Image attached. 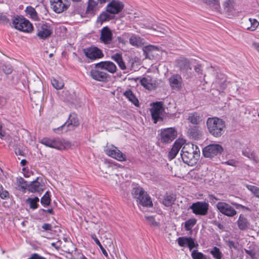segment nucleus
Returning a JSON list of instances; mask_svg holds the SVG:
<instances>
[{
    "mask_svg": "<svg viewBox=\"0 0 259 259\" xmlns=\"http://www.w3.org/2000/svg\"><path fill=\"white\" fill-rule=\"evenodd\" d=\"M216 207L221 213L229 217H233L237 214L234 208L225 202H219Z\"/></svg>",
    "mask_w": 259,
    "mask_h": 259,
    "instance_id": "9b49d317",
    "label": "nucleus"
},
{
    "mask_svg": "<svg viewBox=\"0 0 259 259\" xmlns=\"http://www.w3.org/2000/svg\"><path fill=\"white\" fill-rule=\"evenodd\" d=\"M197 220L194 218H191L185 222V228L187 231H192V229L196 224Z\"/></svg>",
    "mask_w": 259,
    "mask_h": 259,
    "instance_id": "a19ab883",
    "label": "nucleus"
},
{
    "mask_svg": "<svg viewBox=\"0 0 259 259\" xmlns=\"http://www.w3.org/2000/svg\"><path fill=\"white\" fill-rule=\"evenodd\" d=\"M247 189L250 191L255 197L259 198V188L250 185H246Z\"/></svg>",
    "mask_w": 259,
    "mask_h": 259,
    "instance_id": "de8ad7c7",
    "label": "nucleus"
},
{
    "mask_svg": "<svg viewBox=\"0 0 259 259\" xmlns=\"http://www.w3.org/2000/svg\"><path fill=\"white\" fill-rule=\"evenodd\" d=\"M225 163L229 165L235 166L236 163H237V162L235 160H233V159H231V160H229L228 161H227Z\"/></svg>",
    "mask_w": 259,
    "mask_h": 259,
    "instance_id": "774afa93",
    "label": "nucleus"
},
{
    "mask_svg": "<svg viewBox=\"0 0 259 259\" xmlns=\"http://www.w3.org/2000/svg\"><path fill=\"white\" fill-rule=\"evenodd\" d=\"M111 58L112 60L116 62L118 65L119 68L123 70L126 68L125 64L123 60L122 55L119 53H116L111 56Z\"/></svg>",
    "mask_w": 259,
    "mask_h": 259,
    "instance_id": "cd10ccee",
    "label": "nucleus"
},
{
    "mask_svg": "<svg viewBox=\"0 0 259 259\" xmlns=\"http://www.w3.org/2000/svg\"><path fill=\"white\" fill-rule=\"evenodd\" d=\"M182 144H181L180 142L176 141L174 143L170 151L169 152L168 158L170 159H174L178 153L179 150L182 148Z\"/></svg>",
    "mask_w": 259,
    "mask_h": 259,
    "instance_id": "7c9ffc66",
    "label": "nucleus"
},
{
    "mask_svg": "<svg viewBox=\"0 0 259 259\" xmlns=\"http://www.w3.org/2000/svg\"><path fill=\"white\" fill-rule=\"evenodd\" d=\"M242 154L243 155L249 158V159H254V155L252 153H250L247 151H243Z\"/></svg>",
    "mask_w": 259,
    "mask_h": 259,
    "instance_id": "052dcab7",
    "label": "nucleus"
},
{
    "mask_svg": "<svg viewBox=\"0 0 259 259\" xmlns=\"http://www.w3.org/2000/svg\"><path fill=\"white\" fill-rule=\"evenodd\" d=\"M199 155V150L197 145L191 143L184 144L181 156L184 163L193 166L197 163Z\"/></svg>",
    "mask_w": 259,
    "mask_h": 259,
    "instance_id": "7ed1b4c3",
    "label": "nucleus"
},
{
    "mask_svg": "<svg viewBox=\"0 0 259 259\" xmlns=\"http://www.w3.org/2000/svg\"><path fill=\"white\" fill-rule=\"evenodd\" d=\"M236 5L235 0H225L223 4L224 12L230 15L235 11Z\"/></svg>",
    "mask_w": 259,
    "mask_h": 259,
    "instance_id": "393cba45",
    "label": "nucleus"
},
{
    "mask_svg": "<svg viewBox=\"0 0 259 259\" xmlns=\"http://www.w3.org/2000/svg\"><path fill=\"white\" fill-rule=\"evenodd\" d=\"M124 5L119 0H112L106 6L105 10L102 12L97 18V22L103 23L114 18L115 15L120 13Z\"/></svg>",
    "mask_w": 259,
    "mask_h": 259,
    "instance_id": "f03ea898",
    "label": "nucleus"
},
{
    "mask_svg": "<svg viewBox=\"0 0 259 259\" xmlns=\"http://www.w3.org/2000/svg\"><path fill=\"white\" fill-rule=\"evenodd\" d=\"M26 13L29 15L34 20H36L38 18L37 14L35 10L32 7H27L26 9Z\"/></svg>",
    "mask_w": 259,
    "mask_h": 259,
    "instance_id": "37998d69",
    "label": "nucleus"
},
{
    "mask_svg": "<svg viewBox=\"0 0 259 259\" xmlns=\"http://www.w3.org/2000/svg\"><path fill=\"white\" fill-rule=\"evenodd\" d=\"M62 96H65L64 100L68 102H71L74 97L73 95H70L68 91L63 92Z\"/></svg>",
    "mask_w": 259,
    "mask_h": 259,
    "instance_id": "6e6d98bb",
    "label": "nucleus"
},
{
    "mask_svg": "<svg viewBox=\"0 0 259 259\" xmlns=\"http://www.w3.org/2000/svg\"><path fill=\"white\" fill-rule=\"evenodd\" d=\"M146 219L151 225L154 226L157 225V223L155 222L153 217H146Z\"/></svg>",
    "mask_w": 259,
    "mask_h": 259,
    "instance_id": "bf43d9fd",
    "label": "nucleus"
},
{
    "mask_svg": "<svg viewBox=\"0 0 259 259\" xmlns=\"http://www.w3.org/2000/svg\"><path fill=\"white\" fill-rule=\"evenodd\" d=\"M194 70L198 74H202V69L200 65H197L194 67Z\"/></svg>",
    "mask_w": 259,
    "mask_h": 259,
    "instance_id": "e2e57ef3",
    "label": "nucleus"
},
{
    "mask_svg": "<svg viewBox=\"0 0 259 259\" xmlns=\"http://www.w3.org/2000/svg\"><path fill=\"white\" fill-rule=\"evenodd\" d=\"M51 83L54 88L57 90L61 89L64 87V82L61 79L52 78Z\"/></svg>",
    "mask_w": 259,
    "mask_h": 259,
    "instance_id": "ea45409f",
    "label": "nucleus"
},
{
    "mask_svg": "<svg viewBox=\"0 0 259 259\" xmlns=\"http://www.w3.org/2000/svg\"><path fill=\"white\" fill-rule=\"evenodd\" d=\"M99 39L105 45H109L112 43L113 33L109 27L105 26L101 30Z\"/></svg>",
    "mask_w": 259,
    "mask_h": 259,
    "instance_id": "f3484780",
    "label": "nucleus"
},
{
    "mask_svg": "<svg viewBox=\"0 0 259 259\" xmlns=\"http://www.w3.org/2000/svg\"><path fill=\"white\" fill-rule=\"evenodd\" d=\"M144 190L141 187H135L133 189L132 194L133 197L136 200V201L139 199L141 196L144 193Z\"/></svg>",
    "mask_w": 259,
    "mask_h": 259,
    "instance_id": "58836bf2",
    "label": "nucleus"
},
{
    "mask_svg": "<svg viewBox=\"0 0 259 259\" xmlns=\"http://www.w3.org/2000/svg\"><path fill=\"white\" fill-rule=\"evenodd\" d=\"M143 50L146 58L151 59L150 56H153L152 53L154 52L159 51V49L158 48V47L156 46L149 45L144 47L143 48Z\"/></svg>",
    "mask_w": 259,
    "mask_h": 259,
    "instance_id": "2f4dec72",
    "label": "nucleus"
},
{
    "mask_svg": "<svg viewBox=\"0 0 259 259\" xmlns=\"http://www.w3.org/2000/svg\"><path fill=\"white\" fill-rule=\"evenodd\" d=\"M37 178L35 181L31 182L27 186L28 190L32 193H41L44 191V185L41 184Z\"/></svg>",
    "mask_w": 259,
    "mask_h": 259,
    "instance_id": "4be33fe9",
    "label": "nucleus"
},
{
    "mask_svg": "<svg viewBox=\"0 0 259 259\" xmlns=\"http://www.w3.org/2000/svg\"><path fill=\"white\" fill-rule=\"evenodd\" d=\"M40 202L44 206H48L50 205L51 198L48 191L46 192L41 198Z\"/></svg>",
    "mask_w": 259,
    "mask_h": 259,
    "instance_id": "a18cd8bd",
    "label": "nucleus"
},
{
    "mask_svg": "<svg viewBox=\"0 0 259 259\" xmlns=\"http://www.w3.org/2000/svg\"><path fill=\"white\" fill-rule=\"evenodd\" d=\"M205 3L214 10H218L220 8L219 0H205Z\"/></svg>",
    "mask_w": 259,
    "mask_h": 259,
    "instance_id": "79ce46f5",
    "label": "nucleus"
},
{
    "mask_svg": "<svg viewBox=\"0 0 259 259\" xmlns=\"http://www.w3.org/2000/svg\"><path fill=\"white\" fill-rule=\"evenodd\" d=\"M13 24L16 29L22 31L29 32L33 29L32 25L28 20L20 17H16Z\"/></svg>",
    "mask_w": 259,
    "mask_h": 259,
    "instance_id": "6e6552de",
    "label": "nucleus"
},
{
    "mask_svg": "<svg viewBox=\"0 0 259 259\" xmlns=\"http://www.w3.org/2000/svg\"><path fill=\"white\" fill-rule=\"evenodd\" d=\"M39 199L37 197L34 198H28L26 199V202L29 204L30 208L32 209H35L38 207V202Z\"/></svg>",
    "mask_w": 259,
    "mask_h": 259,
    "instance_id": "4c0bfd02",
    "label": "nucleus"
},
{
    "mask_svg": "<svg viewBox=\"0 0 259 259\" xmlns=\"http://www.w3.org/2000/svg\"><path fill=\"white\" fill-rule=\"evenodd\" d=\"M97 5V3L94 0H89L87 12L88 14L93 13L94 9L96 8Z\"/></svg>",
    "mask_w": 259,
    "mask_h": 259,
    "instance_id": "c03bdc74",
    "label": "nucleus"
},
{
    "mask_svg": "<svg viewBox=\"0 0 259 259\" xmlns=\"http://www.w3.org/2000/svg\"><path fill=\"white\" fill-rule=\"evenodd\" d=\"M42 228L46 231H50L52 230V226L50 224L46 223L42 226Z\"/></svg>",
    "mask_w": 259,
    "mask_h": 259,
    "instance_id": "69168bd1",
    "label": "nucleus"
},
{
    "mask_svg": "<svg viewBox=\"0 0 259 259\" xmlns=\"http://www.w3.org/2000/svg\"><path fill=\"white\" fill-rule=\"evenodd\" d=\"M52 33V28L48 23L40 24L37 27V36L41 39H45L50 37Z\"/></svg>",
    "mask_w": 259,
    "mask_h": 259,
    "instance_id": "4468645a",
    "label": "nucleus"
},
{
    "mask_svg": "<svg viewBox=\"0 0 259 259\" xmlns=\"http://www.w3.org/2000/svg\"><path fill=\"white\" fill-rule=\"evenodd\" d=\"M244 251L245 253L249 255L252 259H257L258 255L254 250L245 249Z\"/></svg>",
    "mask_w": 259,
    "mask_h": 259,
    "instance_id": "603ef678",
    "label": "nucleus"
},
{
    "mask_svg": "<svg viewBox=\"0 0 259 259\" xmlns=\"http://www.w3.org/2000/svg\"><path fill=\"white\" fill-rule=\"evenodd\" d=\"M9 196V193L7 191L4 189L2 185L0 184V197L5 199Z\"/></svg>",
    "mask_w": 259,
    "mask_h": 259,
    "instance_id": "864d4df0",
    "label": "nucleus"
},
{
    "mask_svg": "<svg viewBox=\"0 0 259 259\" xmlns=\"http://www.w3.org/2000/svg\"><path fill=\"white\" fill-rule=\"evenodd\" d=\"M130 44L135 47H140L144 45V42L143 39L140 37L133 34L129 39Z\"/></svg>",
    "mask_w": 259,
    "mask_h": 259,
    "instance_id": "c756f323",
    "label": "nucleus"
},
{
    "mask_svg": "<svg viewBox=\"0 0 259 259\" xmlns=\"http://www.w3.org/2000/svg\"><path fill=\"white\" fill-rule=\"evenodd\" d=\"M111 58L112 60L116 62L118 65L119 68L123 70L126 68L125 64L123 60L122 55L119 53H116L111 56Z\"/></svg>",
    "mask_w": 259,
    "mask_h": 259,
    "instance_id": "bb28decb",
    "label": "nucleus"
},
{
    "mask_svg": "<svg viewBox=\"0 0 259 259\" xmlns=\"http://www.w3.org/2000/svg\"><path fill=\"white\" fill-rule=\"evenodd\" d=\"M141 85L145 89L151 90L155 87L154 80L150 76L144 77L140 79Z\"/></svg>",
    "mask_w": 259,
    "mask_h": 259,
    "instance_id": "a878e982",
    "label": "nucleus"
},
{
    "mask_svg": "<svg viewBox=\"0 0 259 259\" xmlns=\"http://www.w3.org/2000/svg\"><path fill=\"white\" fill-rule=\"evenodd\" d=\"M137 202L143 206L151 207L153 205L151 198L145 191L142 195L137 200Z\"/></svg>",
    "mask_w": 259,
    "mask_h": 259,
    "instance_id": "b1692460",
    "label": "nucleus"
},
{
    "mask_svg": "<svg viewBox=\"0 0 259 259\" xmlns=\"http://www.w3.org/2000/svg\"><path fill=\"white\" fill-rule=\"evenodd\" d=\"M188 238L179 237L178 239V243L181 246H184L187 244Z\"/></svg>",
    "mask_w": 259,
    "mask_h": 259,
    "instance_id": "4d7b16f0",
    "label": "nucleus"
},
{
    "mask_svg": "<svg viewBox=\"0 0 259 259\" xmlns=\"http://www.w3.org/2000/svg\"><path fill=\"white\" fill-rule=\"evenodd\" d=\"M111 58L112 60L116 62L118 65L119 68L123 70L126 68L125 64L123 60L122 55L119 53H116L111 56Z\"/></svg>",
    "mask_w": 259,
    "mask_h": 259,
    "instance_id": "c85d7f7f",
    "label": "nucleus"
},
{
    "mask_svg": "<svg viewBox=\"0 0 259 259\" xmlns=\"http://www.w3.org/2000/svg\"><path fill=\"white\" fill-rule=\"evenodd\" d=\"M176 66L179 69L180 73L184 75L189 76L192 70L190 61L186 58L180 57L176 60Z\"/></svg>",
    "mask_w": 259,
    "mask_h": 259,
    "instance_id": "1a4fd4ad",
    "label": "nucleus"
},
{
    "mask_svg": "<svg viewBox=\"0 0 259 259\" xmlns=\"http://www.w3.org/2000/svg\"><path fill=\"white\" fill-rule=\"evenodd\" d=\"M105 152L108 156L119 161H124L126 159L125 155L114 146L107 148L105 149Z\"/></svg>",
    "mask_w": 259,
    "mask_h": 259,
    "instance_id": "ddd939ff",
    "label": "nucleus"
},
{
    "mask_svg": "<svg viewBox=\"0 0 259 259\" xmlns=\"http://www.w3.org/2000/svg\"><path fill=\"white\" fill-rule=\"evenodd\" d=\"M188 136L195 140L200 139L202 136V131L198 126H194L190 127L188 130Z\"/></svg>",
    "mask_w": 259,
    "mask_h": 259,
    "instance_id": "5701e85b",
    "label": "nucleus"
},
{
    "mask_svg": "<svg viewBox=\"0 0 259 259\" xmlns=\"http://www.w3.org/2000/svg\"><path fill=\"white\" fill-rule=\"evenodd\" d=\"M66 125L68 126L70 125L73 126H77L79 125V121L77 115L75 113L70 114L67 121L61 127Z\"/></svg>",
    "mask_w": 259,
    "mask_h": 259,
    "instance_id": "473e14b6",
    "label": "nucleus"
},
{
    "mask_svg": "<svg viewBox=\"0 0 259 259\" xmlns=\"http://www.w3.org/2000/svg\"><path fill=\"white\" fill-rule=\"evenodd\" d=\"M208 133L215 138L221 137L226 127L225 122L222 119L217 117H208L206 122Z\"/></svg>",
    "mask_w": 259,
    "mask_h": 259,
    "instance_id": "20e7f679",
    "label": "nucleus"
},
{
    "mask_svg": "<svg viewBox=\"0 0 259 259\" xmlns=\"http://www.w3.org/2000/svg\"><path fill=\"white\" fill-rule=\"evenodd\" d=\"M187 245L189 247V249L191 250L195 245L194 240L191 237H188Z\"/></svg>",
    "mask_w": 259,
    "mask_h": 259,
    "instance_id": "13d9d810",
    "label": "nucleus"
},
{
    "mask_svg": "<svg viewBox=\"0 0 259 259\" xmlns=\"http://www.w3.org/2000/svg\"><path fill=\"white\" fill-rule=\"evenodd\" d=\"M191 256L193 259H207L205 255L197 250L192 251Z\"/></svg>",
    "mask_w": 259,
    "mask_h": 259,
    "instance_id": "09e8293b",
    "label": "nucleus"
},
{
    "mask_svg": "<svg viewBox=\"0 0 259 259\" xmlns=\"http://www.w3.org/2000/svg\"><path fill=\"white\" fill-rule=\"evenodd\" d=\"M223 151V148L221 145L213 144L205 147L203 149L202 152L205 157L211 158L221 154Z\"/></svg>",
    "mask_w": 259,
    "mask_h": 259,
    "instance_id": "0eeeda50",
    "label": "nucleus"
},
{
    "mask_svg": "<svg viewBox=\"0 0 259 259\" xmlns=\"http://www.w3.org/2000/svg\"><path fill=\"white\" fill-rule=\"evenodd\" d=\"M176 197L173 194H166L163 196L162 203L164 206L169 207L174 203Z\"/></svg>",
    "mask_w": 259,
    "mask_h": 259,
    "instance_id": "f704fd0d",
    "label": "nucleus"
},
{
    "mask_svg": "<svg viewBox=\"0 0 259 259\" xmlns=\"http://www.w3.org/2000/svg\"><path fill=\"white\" fill-rule=\"evenodd\" d=\"M228 246L230 248H234L235 249H237V246L235 244L234 242L233 241H229L227 243Z\"/></svg>",
    "mask_w": 259,
    "mask_h": 259,
    "instance_id": "0e129e2a",
    "label": "nucleus"
},
{
    "mask_svg": "<svg viewBox=\"0 0 259 259\" xmlns=\"http://www.w3.org/2000/svg\"><path fill=\"white\" fill-rule=\"evenodd\" d=\"M123 95L135 106H139V101L131 90L128 89L125 91L123 93Z\"/></svg>",
    "mask_w": 259,
    "mask_h": 259,
    "instance_id": "72a5a7b5",
    "label": "nucleus"
},
{
    "mask_svg": "<svg viewBox=\"0 0 259 259\" xmlns=\"http://www.w3.org/2000/svg\"><path fill=\"white\" fill-rule=\"evenodd\" d=\"M113 169V166L111 165H110L108 163H104L102 166V171L106 174H107L108 172H110L111 170Z\"/></svg>",
    "mask_w": 259,
    "mask_h": 259,
    "instance_id": "5fc2aeb1",
    "label": "nucleus"
},
{
    "mask_svg": "<svg viewBox=\"0 0 259 259\" xmlns=\"http://www.w3.org/2000/svg\"><path fill=\"white\" fill-rule=\"evenodd\" d=\"M177 131L172 127L164 129L161 132V141L163 143H169L177 137Z\"/></svg>",
    "mask_w": 259,
    "mask_h": 259,
    "instance_id": "2eb2a0df",
    "label": "nucleus"
},
{
    "mask_svg": "<svg viewBox=\"0 0 259 259\" xmlns=\"http://www.w3.org/2000/svg\"><path fill=\"white\" fill-rule=\"evenodd\" d=\"M95 67L105 70L110 73H114L117 71V67L115 64L111 61H102L95 64Z\"/></svg>",
    "mask_w": 259,
    "mask_h": 259,
    "instance_id": "6ab92c4d",
    "label": "nucleus"
},
{
    "mask_svg": "<svg viewBox=\"0 0 259 259\" xmlns=\"http://www.w3.org/2000/svg\"><path fill=\"white\" fill-rule=\"evenodd\" d=\"M85 56L91 60H96L103 57L102 51L97 47H90L83 49Z\"/></svg>",
    "mask_w": 259,
    "mask_h": 259,
    "instance_id": "dca6fc26",
    "label": "nucleus"
},
{
    "mask_svg": "<svg viewBox=\"0 0 259 259\" xmlns=\"http://www.w3.org/2000/svg\"><path fill=\"white\" fill-rule=\"evenodd\" d=\"M237 225L239 229L246 230L249 225L247 219L242 214H240L237 221Z\"/></svg>",
    "mask_w": 259,
    "mask_h": 259,
    "instance_id": "c9c22d12",
    "label": "nucleus"
},
{
    "mask_svg": "<svg viewBox=\"0 0 259 259\" xmlns=\"http://www.w3.org/2000/svg\"><path fill=\"white\" fill-rule=\"evenodd\" d=\"M91 238L95 241L96 243L99 246L100 248L101 249L103 254L106 257L108 256V253L106 251V250L104 249V248L103 247L102 244H101L100 241L97 238L95 234H92L91 235Z\"/></svg>",
    "mask_w": 259,
    "mask_h": 259,
    "instance_id": "49530a36",
    "label": "nucleus"
},
{
    "mask_svg": "<svg viewBox=\"0 0 259 259\" xmlns=\"http://www.w3.org/2000/svg\"><path fill=\"white\" fill-rule=\"evenodd\" d=\"M242 27L246 30L254 31L259 25V22L255 19L244 18L241 22Z\"/></svg>",
    "mask_w": 259,
    "mask_h": 259,
    "instance_id": "aec40b11",
    "label": "nucleus"
},
{
    "mask_svg": "<svg viewBox=\"0 0 259 259\" xmlns=\"http://www.w3.org/2000/svg\"><path fill=\"white\" fill-rule=\"evenodd\" d=\"M90 74L93 79L99 81L105 82L109 78V75L107 73L97 69H92Z\"/></svg>",
    "mask_w": 259,
    "mask_h": 259,
    "instance_id": "412c9836",
    "label": "nucleus"
},
{
    "mask_svg": "<svg viewBox=\"0 0 259 259\" xmlns=\"http://www.w3.org/2000/svg\"><path fill=\"white\" fill-rule=\"evenodd\" d=\"M28 259H46L45 257L39 255L37 253H33Z\"/></svg>",
    "mask_w": 259,
    "mask_h": 259,
    "instance_id": "680f3d73",
    "label": "nucleus"
},
{
    "mask_svg": "<svg viewBox=\"0 0 259 259\" xmlns=\"http://www.w3.org/2000/svg\"><path fill=\"white\" fill-rule=\"evenodd\" d=\"M190 208L196 215H205L208 213L209 204L205 201H197L193 203Z\"/></svg>",
    "mask_w": 259,
    "mask_h": 259,
    "instance_id": "9d476101",
    "label": "nucleus"
},
{
    "mask_svg": "<svg viewBox=\"0 0 259 259\" xmlns=\"http://www.w3.org/2000/svg\"><path fill=\"white\" fill-rule=\"evenodd\" d=\"M41 143L48 147L59 150L68 149L71 145L69 142L59 138L49 139L45 138L41 140Z\"/></svg>",
    "mask_w": 259,
    "mask_h": 259,
    "instance_id": "39448f33",
    "label": "nucleus"
},
{
    "mask_svg": "<svg viewBox=\"0 0 259 259\" xmlns=\"http://www.w3.org/2000/svg\"><path fill=\"white\" fill-rule=\"evenodd\" d=\"M210 253L214 258L221 259L222 253L218 247H214L212 250L210 251Z\"/></svg>",
    "mask_w": 259,
    "mask_h": 259,
    "instance_id": "8fccbe9b",
    "label": "nucleus"
},
{
    "mask_svg": "<svg viewBox=\"0 0 259 259\" xmlns=\"http://www.w3.org/2000/svg\"><path fill=\"white\" fill-rule=\"evenodd\" d=\"M3 71L6 74H10L13 71L12 67L9 65H4L2 66Z\"/></svg>",
    "mask_w": 259,
    "mask_h": 259,
    "instance_id": "3c124183",
    "label": "nucleus"
},
{
    "mask_svg": "<svg viewBox=\"0 0 259 259\" xmlns=\"http://www.w3.org/2000/svg\"><path fill=\"white\" fill-rule=\"evenodd\" d=\"M170 87L172 89L180 91L183 87V80L181 76L179 74L171 75L168 78Z\"/></svg>",
    "mask_w": 259,
    "mask_h": 259,
    "instance_id": "a211bd4d",
    "label": "nucleus"
},
{
    "mask_svg": "<svg viewBox=\"0 0 259 259\" xmlns=\"http://www.w3.org/2000/svg\"><path fill=\"white\" fill-rule=\"evenodd\" d=\"M51 8L56 13H61L67 10L70 6L67 0H50Z\"/></svg>",
    "mask_w": 259,
    "mask_h": 259,
    "instance_id": "f8f14e48",
    "label": "nucleus"
},
{
    "mask_svg": "<svg viewBox=\"0 0 259 259\" xmlns=\"http://www.w3.org/2000/svg\"><path fill=\"white\" fill-rule=\"evenodd\" d=\"M188 120L193 124H198L201 121V117L197 112H193L189 114Z\"/></svg>",
    "mask_w": 259,
    "mask_h": 259,
    "instance_id": "e433bc0d",
    "label": "nucleus"
},
{
    "mask_svg": "<svg viewBox=\"0 0 259 259\" xmlns=\"http://www.w3.org/2000/svg\"><path fill=\"white\" fill-rule=\"evenodd\" d=\"M151 105L150 112L153 122L156 123L158 121H163L162 114L164 109L163 107L162 102H157L152 103Z\"/></svg>",
    "mask_w": 259,
    "mask_h": 259,
    "instance_id": "423d86ee",
    "label": "nucleus"
},
{
    "mask_svg": "<svg viewBox=\"0 0 259 259\" xmlns=\"http://www.w3.org/2000/svg\"><path fill=\"white\" fill-rule=\"evenodd\" d=\"M15 152L16 155L20 156H23L24 154V152L20 148H16L15 149Z\"/></svg>",
    "mask_w": 259,
    "mask_h": 259,
    "instance_id": "338daca9",
    "label": "nucleus"
},
{
    "mask_svg": "<svg viewBox=\"0 0 259 259\" xmlns=\"http://www.w3.org/2000/svg\"><path fill=\"white\" fill-rule=\"evenodd\" d=\"M203 79L205 83L212 82V89L220 93H224L225 90L231 93L238 91V87L236 82L228 81L224 74L218 73L212 67L208 69V73L204 75Z\"/></svg>",
    "mask_w": 259,
    "mask_h": 259,
    "instance_id": "f257e3e1",
    "label": "nucleus"
}]
</instances>
